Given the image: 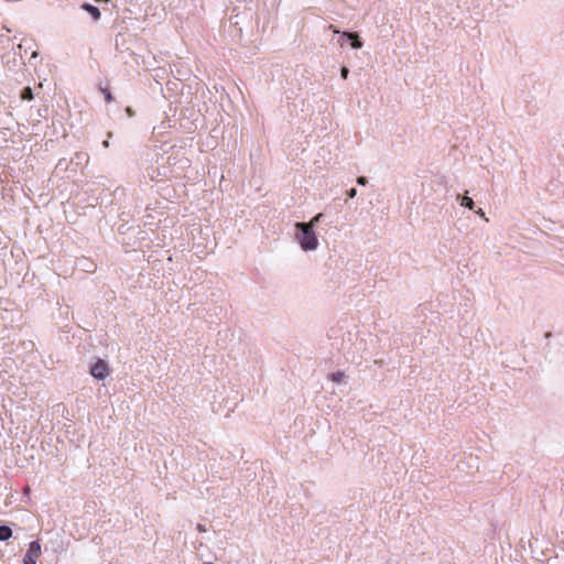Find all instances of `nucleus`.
I'll return each instance as SVG.
<instances>
[{"instance_id":"f257e3e1","label":"nucleus","mask_w":564,"mask_h":564,"mask_svg":"<svg viewBox=\"0 0 564 564\" xmlns=\"http://www.w3.org/2000/svg\"><path fill=\"white\" fill-rule=\"evenodd\" d=\"M296 240L304 251H313L318 247V240L312 224L310 223H296Z\"/></svg>"},{"instance_id":"f03ea898","label":"nucleus","mask_w":564,"mask_h":564,"mask_svg":"<svg viewBox=\"0 0 564 564\" xmlns=\"http://www.w3.org/2000/svg\"><path fill=\"white\" fill-rule=\"evenodd\" d=\"M40 555L41 544L39 543V541H32L29 544V549L23 557V564H36Z\"/></svg>"},{"instance_id":"7ed1b4c3","label":"nucleus","mask_w":564,"mask_h":564,"mask_svg":"<svg viewBox=\"0 0 564 564\" xmlns=\"http://www.w3.org/2000/svg\"><path fill=\"white\" fill-rule=\"evenodd\" d=\"M90 375L98 379L102 380L108 376V365L105 360L98 359L91 367H90Z\"/></svg>"},{"instance_id":"20e7f679","label":"nucleus","mask_w":564,"mask_h":564,"mask_svg":"<svg viewBox=\"0 0 564 564\" xmlns=\"http://www.w3.org/2000/svg\"><path fill=\"white\" fill-rule=\"evenodd\" d=\"M346 42H349L352 48H361L362 42L357 33L344 32L339 39L340 46H344Z\"/></svg>"},{"instance_id":"39448f33","label":"nucleus","mask_w":564,"mask_h":564,"mask_svg":"<svg viewBox=\"0 0 564 564\" xmlns=\"http://www.w3.org/2000/svg\"><path fill=\"white\" fill-rule=\"evenodd\" d=\"M82 9L86 11L88 14H90L94 21L100 20L101 13L96 6H93L90 3H83Z\"/></svg>"},{"instance_id":"423d86ee","label":"nucleus","mask_w":564,"mask_h":564,"mask_svg":"<svg viewBox=\"0 0 564 564\" xmlns=\"http://www.w3.org/2000/svg\"><path fill=\"white\" fill-rule=\"evenodd\" d=\"M456 199L459 202V204L470 210H474V207H475V203L474 200L468 197L467 195H460V194H457L456 196Z\"/></svg>"},{"instance_id":"0eeeda50","label":"nucleus","mask_w":564,"mask_h":564,"mask_svg":"<svg viewBox=\"0 0 564 564\" xmlns=\"http://www.w3.org/2000/svg\"><path fill=\"white\" fill-rule=\"evenodd\" d=\"M88 154L84 152H76L74 158L70 160V163L80 165L83 162H88Z\"/></svg>"},{"instance_id":"6e6552de","label":"nucleus","mask_w":564,"mask_h":564,"mask_svg":"<svg viewBox=\"0 0 564 564\" xmlns=\"http://www.w3.org/2000/svg\"><path fill=\"white\" fill-rule=\"evenodd\" d=\"M12 536V529L8 525H0V541H8Z\"/></svg>"},{"instance_id":"1a4fd4ad","label":"nucleus","mask_w":564,"mask_h":564,"mask_svg":"<svg viewBox=\"0 0 564 564\" xmlns=\"http://www.w3.org/2000/svg\"><path fill=\"white\" fill-rule=\"evenodd\" d=\"M22 100L31 101L34 98L33 90L31 87H24L20 95Z\"/></svg>"},{"instance_id":"9d476101","label":"nucleus","mask_w":564,"mask_h":564,"mask_svg":"<svg viewBox=\"0 0 564 564\" xmlns=\"http://www.w3.org/2000/svg\"><path fill=\"white\" fill-rule=\"evenodd\" d=\"M329 378L332 381L339 383V382H341V379L344 378V373L339 372V371L333 372V373H330Z\"/></svg>"},{"instance_id":"9b49d317","label":"nucleus","mask_w":564,"mask_h":564,"mask_svg":"<svg viewBox=\"0 0 564 564\" xmlns=\"http://www.w3.org/2000/svg\"><path fill=\"white\" fill-rule=\"evenodd\" d=\"M323 217H324V215H323L322 213H319V214L315 215V216L311 219V221H308L310 224H312V228H314V226H315L316 224H318Z\"/></svg>"},{"instance_id":"f8f14e48","label":"nucleus","mask_w":564,"mask_h":564,"mask_svg":"<svg viewBox=\"0 0 564 564\" xmlns=\"http://www.w3.org/2000/svg\"><path fill=\"white\" fill-rule=\"evenodd\" d=\"M101 91L105 95V99L107 102L112 101V95L108 88H101Z\"/></svg>"},{"instance_id":"ddd939ff","label":"nucleus","mask_w":564,"mask_h":564,"mask_svg":"<svg viewBox=\"0 0 564 564\" xmlns=\"http://www.w3.org/2000/svg\"><path fill=\"white\" fill-rule=\"evenodd\" d=\"M356 182L360 186H366L368 184V180L366 176H358Z\"/></svg>"},{"instance_id":"4468645a","label":"nucleus","mask_w":564,"mask_h":564,"mask_svg":"<svg viewBox=\"0 0 564 564\" xmlns=\"http://www.w3.org/2000/svg\"><path fill=\"white\" fill-rule=\"evenodd\" d=\"M348 74H349V69H348V67L343 66V67L340 68V76H341V78H343V79H347V78H348Z\"/></svg>"},{"instance_id":"2eb2a0df","label":"nucleus","mask_w":564,"mask_h":564,"mask_svg":"<svg viewBox=\"0 0 564 564\" xmlns=\"http://www.w3.org/2000/svg\"><path fill=\"white\" fill-rule=\"evenodd\" d=\"M56 169H67V164L65 159H61L58 163L56 164Z\"/></svg>"},{"instance_id":"dca6fc26","label":"nucleus","mask_w":564,"mask_h":564,"mask_svg":"<svg viewBox=\"0 0 564 564\" xmlns=\"http://www.w3.org/2000/svg\"><path fill=\"white\" fill-rule=\"evenodd\" d=\"M356 195H357V189L355 187H352L349 191H347L348 198H355Z\"/></svg>"},{"instance_id":"f3484780","label":"nucleus","mask_w":564,"mask_h":564,"mask_svg":"<svg viewBox=\"0 0 564 564\" xmlns=\"http://www.w3.org/2000/svg\"><path fill=\"white\" fill-rule=\"evenodd\" d=\"M196 528H197V530L199 532H205L206 531V528L203 524H200V523H198Z\"/></svg>"},{"instance_id":"a211bd4d","label":"nucleus","mask_w":564,"mask_h":564,"mask_svg":"<svg viewBox=\"0 0 564 564\" xmlns=\"http://www.w3.org/2000/svg\"><path fill=\"white\" fill-rule=\"evenodd\" d=\"M476 214H478L481 217H485V213H484V210L481 208L477 209Z\"/></svg>"},{"instance_id":"6ab92c4d","label":"nucleus","mask_w":564,"mask_h":564,"mask_svg":"<svg viewBox=\"0 0 564 564\" xmlns=\"http://www.w3.org/2000/svg\"><path fill=\"white\" fill-rule=\"evenodd\" d=\"M102 145H104L105 148H108V147H109V141H108V140H105V141L102 142Z\"/></svg>"},{"instance_id":"aec40b11","label":"nucleus","mask_w":564,"mask_h":564,"mask_svg":"<svg viewBox=\"0 0 564 564\" xmlns=\"http://www.w3.org/2000/svg\"><path fill=\"white\" fill-rule=\"evenodd\" d=\"M545 337H546V338H550V337H551V333H550V332H547V333L545 334Z\"/></svg>"},{"instance_id":"412c9836","label":"nucleus","mask_w":564,"mask_h":564,"mask_svg":"<svg viewBox=\"0 0 564 564\" xmlns=\"http://www.w3.org/2000/svg\"><path fill=\"white\" fill-rule=\"evenodd\" d=\"M204 564H213L212 562H205Z\"/></svg>"}]
</instances>
